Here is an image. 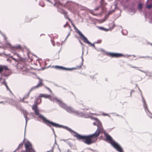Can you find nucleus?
Segmentation results:
<instances>
[{
	"instance_id": "6",
	"label": "nucleus",
	"mask_w": 152,
	"mask_h": 152,
	"mask_svg": "<svg viewBox=\"0 0 152 152\" xmlns=\"http://www.w3.org/2000/svg\"><path fill=\"white\" fill-rule=\"evenodd\" d=\"M25 145L26 151L28 152H35L32 147L31 144L29 141H28L27 143H25Z\"/></svg>"
},
{
	"instance_id": "64",
	"label": "nucleus",
	"mask_w": 152,
	"mask_h": 152,
	"mask_svg": "<svg viewBox=\"0 0 152 152\" xmlns=\"http://www.w3.org/2000/svg\"><path fill=\"white\" fill-rule=\"evenodd\" d=\"M24 99H24V98H22V99H21V102H24Z\"/></svg>"
},
{
	"instance_id": "10",
	"label": "nucleus",
	"mask_w": 152,
	"mask_h": 152,
	"mask_svg": "<svg viewBox=\"0 0 152 152\" xmlns=\"http://www.w3.org/2000/svg\"><path fill=\"white\" fill-rule=\"evenodd\" d=\"M82 55L81 56V58H82V62L80 64V65L79 66H77L75 67H73V68H75V69H76L80 68L83 65V49L84 48L83 47L82 48Z\"/></svg>"
},
{
	"instance_id": "36",
	"label": "nucleus",
	"mask_w": 152,
	"mask_h": 152,
	"mask_svg": "<svg viewBox=\"0 0 152 152\" xmlns=\"http://www.w3.org/2000/svg\"><path fill=\"white\" fill-rule=\"evenodd\" d=\"M129 66L131 67L132 68H138V67H137V66H133L132 65H131V64H130L129 65Z\"/></svg>"
},
{
	"instance_id": "42",
	"label": "nucleus",
	"mask_w": 152,
	"mask_h": 152,
	"mask_svg": "<svg viewBox=\"0 0 152 152\" xmlns=\"http://www.w3.org/2000/svg\"><path fill=\"white\" fill-rule=\"evenodd\" d=\"M64 16L65 18L68 19V16L67 15V14H66L64 15Z\"/></svg>"
},
{
	"instance_id": "50",
	"label": "nucleus",
	"mask_w": 152,
	"mask_h": 152,
	"mask_svg": "<svg viewBox=\"0 0 152 152\" xmlns=\"http://www.w3.org/2000/svg\"><path fill=\"white\" fill-rule=\"evenodd\" d=\"M89 108H81V109L82 110H89Z\"/></svg>"
},
{
	"instance_id": "29",
	"label": "nucleus",
	"mask_w": 152,
	"mask_h": 152,
	"mask_svg": "<svg viewBox=\"0 0 152 152\" xmlns=\"http://www.w3.org/2000/svg\"><path fill=\"white\" fill-rule=\"evenodd\" d=\"M84 116H83V118H88L90 116L86 114V113H84Z\"/></svg>"
},
{
	"instance_id": "28",
	"label": "nucleus",
	"mask_w": 152,
	"mask_h": 152,
	"mask_svg": "<svg viewBox=\"0 0 152 152\" xmlns=\"http://www.w3.org/2000/svg\"><path fill=\"white\" fill-rule=\"evenodd\" d=\"M97 28L99 30L104 31V28L100 26H97Z\"/></svg>"
},
{
	"instance_id": "1",
	"label": "nucleus",
	"mask_w": 152,
	"mask_h": 152,
	"mask_svg": "<svg viewBox=\"0 0 152 152\" xmlns=\"http://www.w3.org/2000/svg\"><path fill=\"white\" fill-rule=\"evenodd\" d=\"M93 119L95 121V122L93 123V124L96 125L97 127L96 130L93 134L88 135H82L74 131V133L75 135H73V136L79 140H82L84 143L88 145H90L95 142L97 140V138L101 133L102 132L104 133L106 137V141L108 142L118 152H124L121 146L115 142L112 137L104 129L101 122L97 118H93Z\"/></svg>"
},
{
	"instance_id": "27",
	"label": "nucleus",
	"mask_w": 152,
	"mask_h": 152,
	"mask_svg": "<svg viewBox=\"0 0 152 152\" xmlns=\"http://www.w3.org/2000/svg\"><path fill=\"white\" fill-rule=\"evenodd\" d=\"M146 7L148 9L150 10L151 9L152 7V4H150L147 5L146 6Z\"/></svg>"
},
{
	"instance_id": "49",
	"label": "nucleus",
	"mask_w": 152,
	"mask_h": 152,
	"mask_svg": "<svg viewBox=\"0 0 152 152\" xmlns=\"http://www.w3.org/2000/svg\"><path fill=\"white\" fill-rule=\"evenodd\" d=\"M104 2V0H101L100 1L101 3V5L102 6L103 4V3Z\"/></svg>"
},
{
	"instance_id": "41",
	"label": "nucleus",
	"mask_w": 152,
	"mask_h": 152,
	"mask_svg": "<svg viewBox=\"0 0 152 152\" xmlns=\"http://www.w3.org/2000/svg\"><path fill=\"white\" fill-rule=\"evenodd\" d=\"M134 91H135L134 90H132L130 92V96H131L132 93L133 92H134Z\"/></svg>"
},
{
	"instance_id": "11",
	"label": "nucleus",
	"mask_w": 152,
	"mask_h": 152,
	"mask_svg": "<svg viewBox=\"0 0 152 152\" xmlns=\"http://www.w3.org/2000/svg\"><path fill=\"white\" fill-rule=\"evenodd\" d=\"M57 103H58L59 105L61 107L65 109L66 108L67 106V105L64 103L62 101L59 99V101H58Z\"/></svg>"
},
{
	"instance_id": "4",
	"label": "nucleus",
	"mask_w": 152,
	"mask_h": 152,
	"mask_svg": "<svg viewBox=\"0 0 152 152\" xmlns=\"http://www.w3.org/2000/svg\"><path fill=\"white\" fill-rule=\"evenodd\" d=\"M138 89L139 91L141 92V95L142 99V102L143 103V107L144 108L145 110L146 113L148 115L149 117L151 118H152V114H151L150 111L148 110V108L147 106L146 103L142 95L141 91L139 88H138Z\"/></svg>"
},
{
	"instance_id": "19",
	"label": "nucleus",
	"mask_w": 152,
	"mask_h": 152,
	"mask_svg": "<svg viewBox=\"0 0 152 152\" xmlns=\"http://www.w3.org/2000/svg\"><path fill=\"white\" fill-rule=\"evenodd\" d=\"M2 84L4 85L5 86L7 89V90H9V91L11 93V91L10 90V89L9 88V87H8L7 85V83L5 81V79H4V81L2 82Z\"/></svg>"
},
{
	"instance_id": "40",
	"label": "nucleus",
	"mask_w": 152,
	"mask_h": 152,
	"mask_svg": "<svg viewBox=\"0 0 152 152\" xmlns=\"http://www.w3.org/2000/svg\"><path fill=\"white\" fill-rule=\"evenodd\" d=\"M102 6L100 5V6H99V7H96L95 9H94V10H96V11H97L98 10V9H99V8H100V7Z\"/></svg>"
},
{
	"instance_id": "22",
	"label": "nucleus",
	"mask_w": 152,
	"mask_h": 152,
	"mask_svg": "<svg viewBox=\"0 0 152 152\" xmlns=\"http://www.w3.org/2000/svg\"><path fill=\"white\" fill-rule=\"evenodd\" d=\"M23 112L24 117L25 118L27 117L28 113L26 110H23Z\"/></svg>"
},
{
	"instance_id": "43",
	"label": "nucleus",
	"mask_w": 152,
	"mask_h": 152,
	"mask_svg": "<svg viewBox=\"0 0 152 152\" xmlns=\"http://www.w3.org/2000/svg\"><path fill=\"white\" fill-rule=\"evenodd\" d=\"M27 19L28 18H26L25 19V21L26 22H29L31 21V20L30 19H29L28 20H27Z\"/></svg>"
},
{
	"instance_id": "37",
	"label": "nucleus",
	"mask_w": 152,
	"mask_h": 152,
	"mask_svg": "<svg viewBox=\"0 0 152 152\" xmlns=\"http://www.w3.org/2000/svg\"><path fill=\"white\" fill-rule=\"evenodd\" d=\"M67 144L70 147H72V144L70 142H67Z\"/></svg>"
},
{
	"instance_id": "57",
	"label": "nucleus",
	"mask_w": 152,
	"mask_h": 152,
	"mask_svg": "<svg viewBox=\"0 0 152 152\" xmlns=\"http://www.w3.org/2000/svg\"><path fill=\"white\" fill-rule=\"evenodd\" d=\"M90 77L91 79H94V76H91V75H90Z\"/></svg>"
},
{
	"instance_id": "32",
	"label": "nucleus",
	"mask_w": 152,
	"mask_h": 152,
	"mask_svg": "<svg viewBox=\"0 0 152 152\" xmlns=\"http://www.w3.org/2000/svg\"><path fill=\"white\" fill-rule=\"evenodd\" d=\"M29 94H30V93L28 92V94H27V95H25L24 96V97H23V98L24 99H26L29 96Z\"/></svg>"
},
{
	"instance_id": "56",
	"label": "nucleus",
	"mask_w": 152,
	"mask_h": 152,
	"mask_svg": "<svg viewBox=\"0 0 152 152\" xmlns=\"http://www.w3.org/2000/svg\"><path fill=\"white\" fill-rule=\"evenodd\" d=\"M101 40H98L97 42H95V43H100L101 42Z\"/></svg>"
},
{
	"instance_id": "13",
	"label": "nucleus",
	"mask_w": 152,
	"mask_h": 152,
	"mask_svg": "<svg viewBox=\"0 0 152 152\" xmlns=\"http://www.w3.org/2000/svg\"><path fill=\"white\" fill-rule=\"evenodd\" d=\"M4 70L7 71L9 70V69L7 66L0 65V73L2 72Z\"/></svg>"
},
{
	"instance_id": "8",
	"label": "nucleus",
	"mask_w": 152,
	"mask_h": 152,
	"mask_svg": "<svg viewBox=\"0 0 152 152\" xmlns=\"http://www.w3.org/2000/svg\"><path fill=\"white\" fill-rule=\"evenodd\" d=\"M78 34L80 36L84 43L88 44H89L90 42L88 40L87 38L84 36V35L80 30L78 31Z\"/></svg>"
},
{
	"instance_id": "20",
	"label": "nucleus",
	"mask_w": 152,
	"mask_h": 152,
	"mask_svg": "<svg viewBox=\"0 0 152 152\" xmlns=\"http://www.w3.org/2000/svg\"><path fill=\"white\" fill-rule=\"evenodd\" d=\"M64 67L62 66H59L58 65H56L54 66V68H55L61 70H64Z\"/></svg>"
},
{
	"instance_id": "61",
	"label": "nucleus",
	"mask_w": 152,
	"mask_h": 152,
	"mask_svg": "<svg viewBox=\"0 0 152 152\" xmlns=\"http://www.w3.org/2000/svg\"><path fill=\"white\" fill-rule=\"evenodd\" d=\"M146 58H150L151 59H152V57H151V56H146Z\"/></svg>"
},
{
	"instance_id": "7",
	"label": "nucleus",
	"mask_w": 152,
	"mask_h": 152,
	"mask_svg": "<svg viewBox=\"0 0 152 152\" xmlns=\"http://www.w3.org/2000/svg\"><path fill=\"white\" fill-rule=\"evenodd\" d=\"M65 110L69 113H74L75 114H76L77 115H79V112L76 111L72 107L70 106H67Z\"/></svg>"
},
{
	"instance_id": "21",
	"label": "nucleus",
	"mask_w": 152,
	"mask_h": 152,
	"mask_svg": "<svg viewBox=\"0 0 152 152\" xmlns=\"http://www.w3.org/2000/svg\"><path fill=\"white\" fill-rule=\"evenodd\" d=\"M25 140V139L24 138L23 141L18 145V147L17 149L21 148L23 146V144Z\"/></svg>"
},
{
	"instance_id": "17",
	"label": "nucleus",
	"mask_w": 152,
	"mask_h": 152,
	"mask_svg": "<svg viewBox=\"0 0 152 152\" xmlns=\"http://www.w3.org/2000/svg\"><path fill=\"white\" fill-rule=\"evenodd\" d=\"M50 96V95H48L47 94H40L38 97H39V98H40V97H44L45 98H48Z\"/></svg>"
},
{
	"instance_id": "5",
	"label": "nucleus",
	"mask_w": 152,
	"mask_h": 152,
	"mask_svg": "<svg viewBox=\"0 0 152 152\" xmlns=\"http://www.w3.org/2000/svg\"><path fill=\"white\" fill-rule=\"evenodd\" d=\"M106 55H109L112 58H119L121 57H124L125 55L123 54L117 53L106 52Z\"/></svg>"
},
{
	"instance_id": "33",
	"label": "nucleus",
	"mask_w": 152,
	"mask_h": 152,
	"mask_svg": "<svg viewBox=\"0 0 152 152\" xmlns=\"http://www.w3.org/2000/svg\"><path fill=\"white\" fill-rule=\"evenodd\" d=\"M79 113V114L78 115H79L80 116V117H83L82 116H84V115H85L84 113H82V112H81L80 113ZM76 115H77L76 114Z\"/></svg>"
},
{
	"instance_id": "62",
	"label": "nucleus",
	"mask_w": 152,
	"mask_h": 152,
	"mask_svg": "<svg viewBox=\"0 0 152 152\" xmlns=\"http://www.w3.org/2000/svg\"><path fill=\"white\" fill-rule=\"evenodd\" d=\"M6 102H3V101L0 102V103H2L3 104H4L5 103H6Z\"/></svg>"
},
{
	"instance_id": "9",
	"label": "nucleus",
	"mask_w": 152,
	"mask_h": 152,
	"mask_svg": "<svg viewBox=\"0 0 152 152\" xmlns=\"http://www.w3.org/2000/svg\"><path fill=\"white\" fill-rule=\"evenodd\" d=\"M43 85L42 82L40 81L38 83L36 86H33L29 90L28 92L30 93L36 89L37 88H38L39 87Z\"/></svg>"
},
{
	"instance_id": "2",
	"label": "nucleus",
	"mask_w": 152,
	"mask_h": 152,
	"mask_svg": "<svg viewBox=\"0 0 152 152\" xmlns=\"http://www.w3.org/2000/svg\"><path fill=\"white\" fill-rule=\"evenodd\" d=\"M40 119L42 120V122L43 123L46 125L48 126L49 127L50 129H52L53 131V132L54 134H55V131L53 127L52 126V125L56 128H60L62 127L64 129H66L68 131L71 133L72 132L74 133V131L69 127L59 124H58L50 121L47 119L44 116L41 118Z\"/></svg>"
},
{
	"instance_id": "47",
	"label": "nucleus",
	"mask_w": 152,
	"mask_h": 152,
	"mask_svg": "<svg viewBox=\"0 0 152 152\" xmlns=\"http://www.w3.org/2000/svg\"><path fill=\"white\" fill-rule=\"evenodd\" d=\"M109 15H108L107 14H106L105 15V17H104V18L105 19H107V18H108V16H109Z\"/></svg>"
},
{
	"instance_id": "34",
	"label": "nucleus",
	"mask_w": 152,
	"mask_h": 152,
	"mask_svg": "<svg viewBox=\"0 0 152 152\" xmlns=\"http://www.w3.org/2000/svg\"><path fill=\"white\" fill-rule=\"evenodd\" d=\"M148 76L149 77H152V72H148Z\"/></svg>"
},
{
	"instance_id": "23",
	"label": "nucleus",
	"mask_w": 152,
	"mask_h": 152,
	"mask_svg": "<svg viewBox=\"0 0 152 152\" xmlns=\"http://www.w3.org/2000/svg\"><path fill=\"white\" fill-rule=\"evenodd\" d=\"M142 4L141 3H140L138 5V7L139 10H141L142 7Z\"/></svg>"
},
{
	"instance_id": "54",
	"label": "nucleus",
	"mask_w": 152,
	"mask_h": 152,
	"mask_svg": "<svg viewBox=\"0 0 152 152\" xmlns=\"http://www.w3.org/2000/svg\"><path fill=\"white\" fill-rule=\"evenodd\" d=\"M68 23L67 22L66 23L64 26V28L66 27L67 26H68Z\"/></svg>"
},
{
	"instance_id": "63",
	"label": "nucleus",
	"mask_w": 152,
	"mask_h": 152,
	"mask_svg": "<svg viewBox=\"0 0 152 152\" xmlns=\"http://www.w3.org/2000/svg\"><path fill=\"white\" fill-rule=\"evenodd\" d=\"M47 88L48 90H49V91L51 93H52V91H51V90L49 88H48V87H47L46 88Z\"/></svg>"
},
{
	"instance_id": "18",
	"label": "nucleus",
	"mask_w": 152,
	"mask_h": 152,
	"mask_svg": "<svg viewBox=\"0 0 152 152\" xmlns=\"http://www.w3.org/2000/svg\"><path fill=\"white\" fill-rule=\"evenodd\" d=\"M11 48L12 50H14L15 49H21V46L20 45H14L13 46H11Z\"/></svg>"
},
{
	"instance_id": "58",
	"label": "nucleus",
	"mask_w": 152,
	"mask_h": 152,
	"mask_svg": "<svg viewBox=\"0 0 152 152\" xmlns=\"http://www.w3.org/2000/svg\"><path fill=\"white\" fill-rule=\"evenodd\" d=\"M37 78H38V79H39V82L40 81H41V82H42V79H41V78H40L39 77H37Z\"/></svg>"
},
{
	"instance_id": "16",
	"label": "nucleus",
	"mask_w": 152,
	"mask_h": 152,
	"mask_svg": "<svg viewBox=\"0 0 152 152\" xmlns=\"http://www.w3.org/2000/svg\"><path fill=\"white\" fill-rule=\"evenodd\" d=\"M48 99H49L50 101L53 102H57L58 101H59L58 99L53 96H51L50 95Z\"/></svg>"
},
{
	"instance_id": "31",
	"label": "nucleus",
	"mask_w": 152,
	"mask_h": 152,
	"mask_svg": "<svg viewBox=\"0 0 152 152\" xmlns=\"http://www.w3.org/2000/svg\"><path fill=\"white\" fill-rule=\"evenodd\" d=\"M0 33H1V35L2 36H3L4 37V39H5V40H6V39H7V37H6V36H5V34H3V33H2L1 32Z\"/></svg>"
},
{
	"instance_id": "14",
	"label": "nucleus",
	"mask_w": 152,
	"mask_h": 152,
	"mask_svg": "<svg viewBox=\"0 0 152 152\" xmlns=\"http://www.w3.org/2000/svg\"><path fill=\"white\" fill-rule=\"evenodd\" d=\"M55 1V3L54 4V7H58L63 5V4L61 3L59 1L54 0Z\"/></svg>"
},
{
	"instance_id": "38",
	"label": "nucleus",
	"mask_w": 152,
	"mask_h": 152,
	"mask_svg": "<svg viewBox=\"0 0 152 152\" xmlns=\"http://www.w3.org/2000/svg\"><path fill=\"white\" fill-rule=\"evenodd\" d=\"M94 43H94L93 44H92L90 42L88 44L94 47H95Z\"/></svg>"
},
{
	"instance_id": "48",
	"label": "nucleus",
	"mask_w": 152,
	"mask_h": 152,
	"mask_svg": "<svg viewBox=\"0 0 152 152\" xmlns=\"http://www.w3.org/2000/svg\"><path fill=\"white\" fill-rule=\"evenodd\" d=\"M102 114L104 116H107V115H108V114L105 113L104 112L102 113Z\"/></svg>"
},
{
	"instance_id": "15",
	"label": "nucleus",
	"mask_w": 152,
	"mask_h": 152,
	"mask_svg": "<svg viewBox=\"0 0 152 152\" xmlns=\"http://www.w3.org/2000/svg\"><path fill=\"white\" fill-rule=\"evenodd\" d=\"M58 7V8L57 9V11L58 12L64 15L65 14H67V12L64 10L59 8Z\"/></svg>"
},
{
	"instance_id": "59",
	"label": "nucleus",
	"mask_w": 152,
	"mask_h": 152,
	"mask_svg": "<svg viewBox=\"0 0 152 152\" xmlns=\"http://www.w3.org/2000/svg\"><path fill=\"white\" fill-rule=\"evenodd\" d=\"M146 56H139V58H146Z\"/></svg>"
},
{
	"instance_id": "12",
	"label": "nucleus",
	"mask_w": 152,
	"mask_h": 152,
	"mask_svg": "<svg viewBox=\"0 0 152 152\" xmlns=\"http://www.w3.org/2000/svg\"><path fill=\"white\" fill-rule=\"evenodd\" d=\"M74 3V2H73L72 1H67L66 3L64 4H63V5L62 6H63L64 7H73V4Z\"/></svg>"
},
{
	"instance_id": "24",
	"label": "nucleus",
	"mask_w": 152,
	"mask_h": 152,
	"mask_svg": "<svg viewBox=\"0 0 152 152\" xmlns=\"http://www.w3.org/2000/svg\"><path fill=\"white\" fill-rule=\"evenodd\" d=\"M67 7L68 10H69L70 12H73V7Z\"/></svg>"
},
{
	"instance_id": "39",
	"label": "nucleus",
	"mask_w": 152,
	"mask_h": 152,
	"mask_svg": "<svg viewBox=\"0 0 152 152\" xmlns=\"http://www.w3.org/2000/svg\"><path fill=\"white\" fill-rule=\"evenodd\" d=\"M39 5L40 6L42 7H44L45 6L44 4V3L41 4V3H39Z\"/></svg>"
},
{
	"instance_id": "35",
	"label": "nucleus",
	"mask_w": 152,
	"mask_h": 152,
	"mask_svg": "<svg viewBox=\"0 0 152 152\" xmlns=\"http://www.w3.org/2000/svg\"><path fill=\"white\" fill-rule=\"evenodd\" d=\"M136 69L138 70H139L141 72H143V73H146V71H145L144 70H142L141 69H139L138 68H136Z\"/></svg>"
},
{
	"instance_id": "60",
	"label": "nucleus",
	"mask_w": 152,
	"mask_h": 152,
	"mask_svg": "<svg viewBox=\"0 0 152 152\" xmlns=\"http://www.w3.org/2000/svg\"><path fill=\"white\" fill-rule=\"evenodd\" d=\"M11 58H12V59L13 60H14L15 61H17L16 59L15 58H13V57H12V56H11Z\"/></svg>"
},
{
	"instance_id": "30",
	"label": "nucleus",
	"mask_w": 152,
	"mask_h": 152,
	"mask_svg": "<svg viewBox=\"0 0 152 152\" xmlns=\"http://www.w3.org/2000/svg\"><path fill=\"white\" fill-rule=\"evenodd\" d=\"M10 73H9L8 74H6L5 73H4L2 75L3 76H4L5 77H7V76L10 75Z\"/></svg>"
},
{
	"instance_id": "46",
	"label": "nucleus",
	"mask_w": 152,
	"mask_h": 152,
	"mask_svg": "<svg viewBox=\"0 0 152 152\" xmlns=\"http://www.w3.org/2000/svg\"><path fill=\"white\" fill-rule=\"evenodd\" d=\"M70 32H69L67 36H66V38H65V40H64V41H65L66 39H67V38L70 35Z\"/></svg>"
},
{
	"instance_id": "53",
	"label": "nucleus",
	"mask_w": 152,
	"mask_h": 152,
	"mask_svg": "<svg viewBox=\"0 0 152 152\" xmlns=\"http://www.w3.org/2000/svg\"><path fill=\"white\" fill-rule=\"evenodd\" d=\"M0 98L2 99H5L6 98L5 97H3L1 96L0 95Z\"/></svg>"
},
{
	"instance_id": "55",
	"label": "nucleus",
	"mask_w": 152,
	"mask_h": 152,
	"mask_svg": "<svg viewBox=\"0 0 152 152\" xmlns=\"http://www.w3.org/2000/svg\"><path fill=\"white\" fill-rule=\"evenodd\" d=\"M79 42H80V44L82 45V46H84V45L82 43V42L80 40H79Z\"/></svg>"
},
{
	"instance_id": "45",
	"label": "nucleus",
	"mask_w": 152,
	"mask_h": 152,
	"mask_svg": "<svg viewBox=\"0 0 152 152\" xmlns=\"http://www.w3.org/2000/svg\"><path fill=\"white\" fill-rule=\"evenodd\" d=\"M111 114H116V115L117 116H120V115H119L118 114H116V113H112ZM121 116V117H123V116Z\"/></svg>"
},
{
	"instance_id": "44",
	"label": "nucleus",
	"mask_w": 152,
	"mask_h": 152,
	"mask_svg": "<svg viewBox=\"0 0 152 152\" xmlns=\"http://www.w3.org/2000/svg\"><path fill=\"white\" fill-rule=\"evenodd\" d=\"M114 11V10H113V11H109L108 13H107V14L108 15H110L111 13Z\"/></svg>"
},
{
	"instance_id": "3",
	"label": "nucleus",
	"mask_w": 152,
	"mask_h": 152,
	"mask_svg": "<svg viewBox=\"0 0 152 152\" xmlns=\"http://www.w3.org/2000/svg\"><path fill=\"white\" fill-rule=\"evenodd\" d=\"M41 102V99L39 97H37L34 100V104L32 107V109L34 110L35 115L37 116L40 119L44 116L39 113V110L37 105Z\"/></svg>"
},
{
	"instance_id": "51",
	"label": "nucleus",
	"mask_w": 152,
	"mask_h": 152,
	"mask_svg": "<svg viewBox=\"0 0 152 152\" xmlns=\"http://www.w3.org/2000/svg\"><path fill=\"white\" fill-rule=\"evenodd\" d=\"M73 27H74V29H75V30H77V33H78V30H78V29H77V28L75 26H74Z\"/></svg>"
},
{
	"instance_id": "25",
	"label": "nucleus",
	"mask_w": 152,
	"mask_h": 152,
	"mask_svg": "<svg viewBox=\"0 0 152 152\" xmlns=\"http://www.w3.org/2000/svg\"><path fill=\"white\" fill-rule=\"evenodd\" d=\"M25 121H26V126H25V129H26V127L28 121L29 120V119L27 117H26V118H25ZM24 134H25V132H24Z\"/></svg>"
},
{
	"instance_id": "26",
	"label": "nucleus",
	"mask_w": 152,
	"mask_h": 152,
	"mask_svg": "<svg viewBox=\"0 0 152 152\" xmlns=\"http://www.w3.org/2000/svg\"><path fill=\"white\" fill-rule=\"evenodd\" d=\"M73 69H75V68H66L65 67H64V70H73Z\"/></svg>"
},
{
	"instance_id": "52",
	"label": "nucleus",
	"mask_w": 152,
	"mask_h": 152,
	"mask_svg": "<svg viewBox=\"0 0 152 152\" xmlns=\"http://www.w3.org/2000/svg\"><path fill=\"white\" fill-rule=\"evenodd\" d=\"M109 29H107V28H104V31H108L109 30Z\"/></svg>"
}]
</instances>
